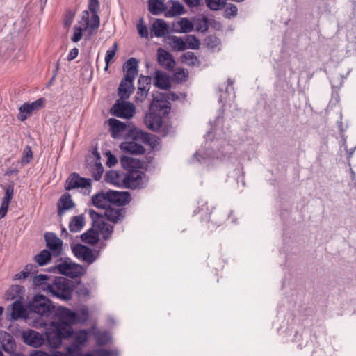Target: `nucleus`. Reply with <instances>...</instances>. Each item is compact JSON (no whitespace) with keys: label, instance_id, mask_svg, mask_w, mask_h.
Listing matches in <instances>:
<instances>
[{"label":"nucleus","instance_id":"nucleus-35","mask_svg":"<svg viewBox=\"0 0 356 356\" xmlns=\"http://www.w3.org/2000/svg\"><path fill=\"white\" fill-rule=\"evenodd\" d=\"M170 8L165 14L167 17H174L184 13V7L181 3L176 1H170Z\"/></svg>","mask_w":356,"mask_h":356},{"label":"nucleus","instance_id":"nucleus-63","mask_svg":"<svg viewBox=\"0 0 356 356\" xmlns=\"http://www.w3.org/2000/svg\"><path fill=\"white\" fill-rule=\"evenodd\" d=\"M33 356H49V354H47L45 352L43 351H36Z\"/></svg>","mask_w":356,"mask_h":356},{"label":"nucleus","instance_id":"nucleus-45","mask_svg":"<svg viewBox=\"0 0 356 356\" xmlns=\"http://www.w3.org/2000/svg\"><path fill=\"white\" fill-rule=\"evenodd\" d=\"M184 41L186 42L187 48L191 49H199L200 42L198 39H197L195 36L188 35L186 37Z\"/></svg>","mask_w":356,"mask_h":356},{"label":"nucleus","instance_id":"nucleus-2","mask_svg":"<svg viewBox=\"0 0 356 356\" xmlns=\"http://www.w3.org/2000/svg\"><path fill=\"white\" fill-rule=\"evenodd\" d=\"M125 72L124 77L118 88V95L121 99L129 97L134 90V80L138 74V60L135 58L127 60L123 65Z\"/></svg>","mask_w":356,"mask_h":356},{"label":"nucleus","instance_id":"nucleus-55","mask_svg":"<svg viewBox=\"0 0 356 356\" xmlns=\"http://www.w3.org/2000/svg\"><path fill=\"white\" fill-rule=\"evenodd\" d=\"M74 12L69 10L66 13L65 19H64V24L65 26H70L74 20Z\"/></svg>","mask_w":356,"mask_h":356},{"label":"nucleus","instance_id":"nucleus-22","mask_svg":"<svg viewBox=\"0 0 356 356\" xmlns=\"http://www.w3.org/2000/svg\"><path fill=\"white\" fill-rule=\"evenodd\" d=\"M215 157H216V159L221 158V156H219L218 155H216V156H215L213 154H211L210 152L199 149L193 155V156L191 159V162L192 163L198 162L202 164L210 165L211 163H213Z\"/></svg>","mask_w":356,"mask_h":356},{"label":"nucleus","instance_id":"nucleus-53","mask_svg":"<svg viewBox=\"0 0 356 356\" xmlns=\"http://www.w3.org/2000/svg\"><path fill=\"white\" fill-rule=\"evenodd\" d=\"M83 29L81 26H75L73 31V35L71 40L74 42H78L81 40L83 35Z\"/></svg>","mask_w":356,"mask_h":356},{"label":"nucleus","instance_id":"nucleus-33","mask_svg":"<svg viewBox=\"0 0 356 356\" xmlns=\"http://www.w3.org/2000/svg\"><path fill=\"white\" fill-rule=\"evenodd\" d=\"M25 309L22 303L16 300L12 305L11 313H10V319L11 320H17L19 318L24 317Z\"/></svg>","mask_w":356,"mask_h":356},{"label":"nucleus","instance_id":"nucleus-50","mask_svg":"<svg viewBox=\"0 0 356 356\" xmlns=\"http://www.w3.org/2000/svg\"><path fill=\"white\" fill-rule=\"evenodd\" d=\"M33 158V153L30 146L27 145L24 148L22 156V163L24 164H28Z\"/></svg>","mask_w":356,"mask_h":356},{"label":"nucleus","instance_id":"nucleus-51","mask_svg":"<svg viewBox=\"0 0 356 356\" xmlns=\"http://www.w3.org/2000/svg\"><path fill=\"white\" fill-rule=\"evenodd\" d=\"M81 347L77 344L72 343L66 348L67 356H79L80 354Z\"/></svg>","mask_w":356,"mask_h":356},{"label":"nucleus","instance_id":"nucleus-62","mask_svg":"<svg viewBox=\"0 0 356 356\" xmlns=\"http://www.w3.org/2000/svg\"><path fill=\"white\" fill-rule=\"evenodd\" d=\"M78 293L79 296H88L90 291L87 288L83 287L79 290Z\"/></svg>","mask_w":356,"mask_h":356},{"label":"nucleus","instance_id":"nucleus-24","mask_svg":"<svg viewBox=\"0 0 356 356\" xmlns=\"http://www.w3.org/2000/svg\"><path fill=\"white\" fill-rule=\"evenodd\" d=\"M108 124L111 127V134L113 138H118L127 129V125L117 119H109Z\"/></svg>","mask_w":356,"mask_h":356},{"label":"nucleus","instance_id":"nucleus-14","mask_svg":"<svg viewBox=\"0 0 356 356\" xmlns=\"http://www.w3.org/2000/svg\"><path fill=\"white\" fill-rule=\"evenodd\" d=\"M45 241L50 252L54 257H58L61 254L63 241L57 236L51 232L46 233L44 235Z\"/></svg>","mask_w":356,"mask_h":356},{"label":"nucleus","instance_id":"nucleus-44","mask_svg":"<svg viewBox=\"0 0 356 356\" xmlns=\"http://www.w3.org/2000/svg\"><path fill=\"white\" fill-rule=\"evenodd\" d=\"M227 0H206L207 6L213 10H221L225 5Z\"/></svg>","mask_w":356,"mask_h":356},{"label":"nucleus","instance_id":"nucleus-15","mask_svg":"<svg viewBox=\"0 0 356 356\" xmlns=\"http://www.w3.org/2000/svg\"><path fill=\"white\" fill-rule=\"evenodd\" d=\"M107 198L109 203H113L118 206H122L128 204L131 201L130 194L126 191H113L107 192Z\"/></svg>","mask_w":356,"mask_h":356},{"label":"nucleus","instance_id":"nucleus-12","mask_svg":"<svg viewBox=\"0 0 356 356\" xmlns=\"http://www.w3.org/2000/svg\"><path fill=\"white\" fill-rule=\"evenodd\" d=\"M72 250L76 258L88 264L93 263L97 257L93 250L81 244H76L72 248Z\"/></svg>","mask_w":356,"mask_h":356},{"label":"nucleus","instance_id":"nucleus-26","mask_svg":"<svg viewBox=\"0 0 356 356\" xmlns=\"http://www.w3.org/2000/svg\"><path fill=\"white\" fill-rule=\"evenodd\" d=\"M152 31L156 37H163L168 33V27L163 19H157L152 26Z\"/></svg>","mask_w":356,"mask_h":356},{"label":"nucleus","instance_id":"nucleus-29","mask_svg":"<svg viewBox=\"0 0 356 356\" xmlns=\"http://www.w3.org/2000/svg\"><path fill=\"white\" fill-rule=\"evenodd\" d=\"M94 154L96 157V161H95L94 165H91L90 172H91L95 180L99 181L101 179L102 175L103 174L104 168H103L102 163L99 161L100 156H99V153L95 152H94Z\"/></svg>","mask_w":356,"mask_h":356},{"label":"nucleus","instance_id":"nucleus-49","mask_svg":"<svg viewBox=\"0 0 356 356\" xmlns=\"http://www.w3.org/2000/svg\"><path fill=\"white\" fill-rule=\"evenodd\" d=\"M137 31L142 38L148 37V30L143 18H140L137 23Z\"/></svg>","mask_w":356,"mask_h":356},{"label":"nucleus","instance_id":"nucleus-18","mask_svg":"<svg viewBox=\"0 0 356 356\" xmlns=\"http://www.w3.org/2000/svg\"><path fill=\"white\" fill-rule=\"evenodd\" d=\"M126 174L122 171L109 170L105 175V181L115 186H125Z\"/></svg>","mask_w":356,"mask_h":356},{"label":"nucleus","instance_id":"nucleus-32","mask_svg":"<svg viewBox=\"0 0 356 356\" xmlns=\"http://www.w3.org/2000/svg\"><path fill=\"white\" fill-rule=\"evenodd\" d=\"M165 0H149V10L153 15H159L165 9Z\"/></svg>","mask_w":356,"mask_h":356},{"label":"nucleus","instance_id":"nucleus-37","mask_svg":"<svg viewBox=\"0 0 356 356\" xmlns=\"http://www.w3.org/2000/svg\"><path fill=\"white\" fill-rule=\"evenodd\" d=\"M120 163L123 168L128 170H131V169H136L139 168V161L129 157L127 156H123L120 159Z\"/></svg>","mask_w":356,"mask_h":356},{"label":"nucleus","instance_id":"nucleus-17","mask_svg":"<svg viewBox=\"0 0 356 356\" xmlns=\"http://www.w3.org/2000/svg\"><path fill=\"white\" fill-rule=\"evenodd\" d=\"M0 347L6 353H13L16 348L13 336L3 330H0Z\"/></svg>","mask_w":356,"mask_h":356},{"label":"nucleus","instance_id":"nucleus-7","mask_svg":"<svg viewBox=\"0 0 356 356\" xmlns=\"http://www.w3.org/2000/svg\"><path fill=\"white\" fill-rule=\"evenodd\" d=\"M147 183L145 174L138 168L131 169L126 173L125 187L129 188H140Z\"/></svg>","mask_w":356,"mask_h":356},{"label":"nucleus","instance_id":"nucleus-10","mask_svg":"<svg viewBox=\"0 0 356 356\" xmlns=\"http://www.w3.org/2000/svg\"><path fill=\"white\" fill-rule=\"evenodd\" d=\"M45 99L44 97H41L31 103H24L19 108V120L23 122L26 120L27 118L29 117L33 112L44 108L45 106Z\"/></svg>","mask_w":356,"mask_h":356},{"label":"nucleus","instance_id":"nucleus-3","mask_svg":"<svg viewBox=\"0 0 356 356\" xmlns=\"http://www.w3.org/2000/svg\"><path fill=\"white\" fill-rule=\"evenodd\" d=\"M46 294L52 298L67 301L72 299V286L71 282L64 277H53Z\"/></svg>","mask_w":356,"mask_h":356},{"label":"nucleus","instance_id":"nucleus-47","mask_svg":"<svg viewBox=\"0 0 356 356\" xmlns=\"http://www.w3.org/2000/svg\"><path fill=\"white\" fill-rule=\"evenodd\" d=\"M152 78L149 76H140L138 81V88H148L149 90Z\"/></svg>","mask_w":356,"mask_h":356},{"label":"nucleus","instance_id":"nucleus-42","mask_svg":"<svg viewBox=\"0 0 356 356\" xmlns=\"http://www.w3.org/2000/svg\"><path fill=\"white\" fill-rule=\"evenodd\" d=\"M96 343L98 345H104L111 340V334L108 332H97L95 334Z\"/></svg>","mask_w":356,"mask_h":356},{"label":"nucleus","instance_id":"nucleus-64","mask_svg":"<svg viewBox=\"0 0 356 356\" xmlns=\"http://www.w3.org/2000/svg\"><path fill=\"white\" fill-rule=\"evenodd\" d=\"M10 356H26L24 354L21 353H16L15 350H14L13 353H8Z\"/></svg>","mask_w":356,"mask_h":356},{"label":"nucleus","instance_id":"nucleus-11","mask_svg":"<svg viewBox=\"0 0 356 356\" xmlns=\"http://www.w3.org/2000/svg\"><path fill=\"white\" fill-rule=\"evenodd\" d=\"M56 268L59 273L71 278L81 276L84 273V268L81 265L70 261H65L58 264Z\"/></svg>","mask_w":356,"mask_h":356},{"label":"nucleus","instance_id":"nucleus-34","mask_svg":"<svg viewBox=\"0 0 356 356\" xmlns=\"http://www.w3.org/2000/svg\"><path fill=\"white\" fill-rule=\"evenodd\" d=\"M99 237L98 232L92 226L91 229L81 235V240L86 243L93 245L97 243Z\"/></svg>","mask_w":356,"mask_h":356},{"label":"nucleus","instance_id":"nucleus-8","mask_svg":"<svg viewBox=\"0 0 356 356\" xmlns=\"http://www.w3.org/2000/svg\"><path fill=\"white\" fill-rule=\"evenodd\" d=\"M91 179L81 177L78 173H72L67 179L65 184V189L71 191L75 188H82L90 192Z\"/></svg>","mask_w":356,"mask_h":356},{"label":"nucleus","instance_id":"nucleus-46","mask_svg":"<svg viewBox=\"0 0 356 356\" xmlns=\"http://www.w3.org/2000/svg\"><path fill=\"white\" fill-rule=\"evenodd\" d=\"M14 194V186L13 184H10L6 186V191H5V195L2 199L1 202L8 204H10V202L11 199L13 198Z\"/></svg>","mask_w":356,"mask_h":356},{"label":"nucleus","instance_id":"nucleus-28","mask_svg":"<svg viewBox=\"0 0 356 356\" xmlns=\"http://www.w3.org/2000/svg\"><path fill=\"white\" fill-rule=\"evenodd\" d=\"M104 215L109 221L117 222L123 218L122 210L108 207L105 209Z\"/></svg>","mask_w":356,"mask_h":356},{"label":"nucleus","instance_id":"nucleus-61","mask_svg":"<svg viewBox=\"0 0 356 356\" xmlns=\"http://www.w3.org/2000/svg\"><path fill=\"white\" fill-rule=\"evenodd\" d=\"M220 136V133L218 132L217 128H211L206 134V140L210 138L211 136Z\"/></svg>","mask_w":356,"mask_h":356},{"label":"nucleus","instance_id":"nucleus-58","mask_svg":"<svg viewBox=\"0 0 356 356\" xmlns=\"http://www.w3.org/2000/svg\"><path fill=\"white\" fill-rule=\"evenodd\" d=\"M78 54H79V50L77 48L75 47V48L72 49L67 55V60L69 61L74 60V58H76L77 57Z\"/></svg>","mask_w":356,"mask_h":356},{"label":"nucleus","instance_id":"nucleus-5","mask_svg":"<svg viewBox=\"0 0 356 356\" xmlns=\"http://www.w3.org/2000/svg\"><path fill=\"white\" fill-rule=\"evenodd\" d=\"M30 307L31 311L40 316H49L54 309L55 306L45 296L36 294L34 296Z\"/></svg>","mask_w":356,"mask_h":356},{"label":"nucleus","instance_id":"nucleus-54","mask_svg":"<svg viewBox=\"0 0 356 356\" xmlns=\"http://www.w3.org/2000/svg\"><path fill=\"white\" fill-rule=\"evenodd\" d=\"M148 92V88H138V90L136 94V101L143 102V100L146 98Z\"/></svg>","mask_w":356,"mask_h":356},{"label":"nucleus","instance_id":"nucleus-59","mask_svg":"<svg viewBox=\"0 0 356 356\" xmlns=\"http://www.w3.org/2000/svg\"><path fill=\"white\" fill-rule=\"evenodd\" d=\"M9 205L2 203L0 207V219L3 218L7 213Z\"/></svg>","mask_w":356,"mask_h":356},{"label":"nucleus","instance_id":"nucleus-38","mask_svg":"<svg viewBox=\"0 0 356 356\" xmlns=\"http://www.w3.org/2000/svg\"><path fill=\"white\" fill-rule=\"evenodd\" d=\"M89 332L86 330H81L74 334V343L77 344L80 347L84 346L88 341Z\"/></svg>","mask_w":356,"mask_h":356},{"label":"nucleus","instance_id":"nucleus-39","mask_svg":"<svg viewBox=\"0 0 356 356\" xmlns=\"http://www.w3.org/2000/svg\"><path fill=\"white\" fill-rule=\"evenodd\" d=\"M51 254L49 250H43L35 256L34 259L39 266H42L50 261Z\"/></svg>","mask_w":356,"mask_h":356},{"label":"nucleus","instance_id":"nucleus-31","mask_svg":"<svg viewBox=\"0 0 356 356\" xmlns=\"http://www.w3.org/2000/svg\"><path fill=\"white\" fill-rule=\"evenodd\" d=\"M107 192L106 193H99L94 195L92 197V204L100 209H106L108 207L109 201L107 198Z\"/></svg>","mask_w":356,"mask_h":356},{"label":"nucleus","instance_id":"nucleus-40","mask_svg":"<svg viewBox=\"0 0 356 356\" xmlns=\"http://www.w3.org/2000/svg\"><path fill=\"white\" fill-rule=\"evenodd\" d=\"M35 266L33 264H27L25 266L24 270L17 273L14 276V280H22L28 277L30 275L33 274L35 271Z\"/></svg>","mask_w":356,"mask_h":356},{"label":"nucleus","instance_id":"nucleus-36","mask_svg":"<svg viewBox=\"0 0 356 356\" xmlns=\"http://www.w3.org/2000/svg\"><path fill=\"white\" fill-rule=\"evenodd\" d=\"M174 26L176 31L180 33H188L193 29L192 22L187 18H181Z\"/></svg>","mask_w":356,"mask_h":356},{"label":"nucleus","instance_id":"nucleus-1","mask_svg":"<svg viewBox=\"0 0 356 356\" xmlns=\"http://www.w3.org/2000/svg\"><path fill=\"white\" fill-rule=\"evenodd\" d=\"M55 316L58 321L45 323V336L49 347L58 348L60 346L63 339L70 337L73 334L72 324L78 322L76 312L65 307H58L55 310Z\"/></svg>","mask_w":356,"mask_h":356},{"label":"nucleus","instance_id":"nucleus-4","mask_svg":"<svg viewBox=\"0 0 356 356\" xmlns=\"http://www.w3.org/2000/svg\"><path fill=\"white\" fill-rule=\"evenodd\" d=\"M99 8V3L98 0L88 1V10L92 13V15L89 17L88 11L84 10L82 13L81 21L79 23H84V31L89 36L95 34L99 26L100 19L97 15V10Z\"/></svg>","mask_w":356,"mask_h":356},{"label":"nucleus","instance_id":"nucleus-9","mask_svg":"<svg viewBox=\"0 0 356 356\" xmlns=\"http://www.w3.org/2000/svg\"><path fill=\"white\" fill-rule=\"evenodd\" d=\"M135 111L136 107L134 104L123 100H118L111 108L113 115L127 119L132 118Z\"/></svg>","mask_w":356,"mask_h":356},{"label":"nucleus","instance_id":"nucleus-57","mask_svg":"<svg viewBox=\"0 0 356 356\" xmlns=\"http://www.w3.org/2000/svg\"><path fill=\"white\" fill-rule=\"evenodd\" d=\"M94 356H112L113 353L111 350L104 349H98L94 352Z\"/></svg>","mask_w":356,"mask_h":356},{"label":"nucleus","instance_id":"nucleus-6","mask_svg":"<svg viewBox=\"0 0 356 356\" xmlns=\"http://www.w3.org/2000/svg\"><path fill=\"white\" fill-rule=\"evenodd\" d=\"M88 214L93 222V227L98 232L99 236L102 235L105 240L109 238L113 233V226L105 222V218L102 214L97 213L93 209H89Z\"/></svg>","mask_w":356,"mask_h":356},{"label":"nucleus","instance_id":"nucleus-25","mask_svg":"<svg viewBox=\"0 0 356 356\" xmlns=\"http://www.w3.org/2000/svg\"><path fill=\"white\" fill-rule=\"evenodd\" d=\"M144 122L146 126L152 131L159 130L161 126V118L152 113L145 115Z\"/></svg>","mask_w":356,"mask_h":356},{"label":"nucleus","instance_id":"nucleus-60","mask_svg":"<svg viewBox=\"0 0 356 356\" xmlns=\"http://www.w3.org/2000/svg\"><path fill=\"white\" fill-rule=\"evenodd\" d=\"M187 6L190 8L196 7L200 4V0H184Z\"/></svg>","mask_w":356,"mask_h":356},{"label":"nucleus","instance_id":"nucleus-52","mask_svg":"<svg viewBox=\"0 0 356 356\" xmlns=\"http://www.w3.org/2000/svg\"><path fill=\"white\" fill-rule=\"evenodd\" d=\"M237 7L234 4H229L225 10V15L227 18L235 17L237 15Z\"/></svg>","mask_w":356,"mask_h":356},{"label":"nucleus","instance_id":"nucleus-13","mask_svg":"<svg viewBox=\"0 0 356 356\" xmlns=\"http://www.w3.org/2000/svg\"><path fill=\"white\" fill-rule=\"evenodd\" d=\"M22 338L26 345L33 348L41 347L45 341L42 334L31 329L23 331Z\"/></svg>","mask_w":356,"mask_h":356},{"label":"nucleus","instance_id":"nucleus-56","mask_svg":"<svg viewBox=\"0 0 356 356\" xmlns=\"http://www.w3.org/2000/svg\"><path fill=\"white\" fill-rule=\"evenodd\" d=\"M106 156L107 157L106 165L108 167H112L117 163L118 160L116 157L110 151L106 152Z\"/></svg>","mask_w":356,"mask_h":356},{"label":"nucleus","instance_id":"nucleus-19","mask_svg":"<svg viewBox=\"0 0 356 356\" xmlns=\"http://www.w3.org/2000/svg\"><path fill=\"white\" fill-rule=\"evenodd\" d=\"M158 62L159 63L168 70H172L175 65V62L172 55L167 51L159 48L158 49Z\"/></svg>","mask_w":356,"mask_h":356},{"label":"nucleus","instance_id":"nucleus-27","mask_svg":"<svg viewBox=\"0 0 356 356\" xmlns=\"http://www.w3.org/2000/svg\"><path fill=\"white\" fill-rule=\"evenodd\" d=\"M166 41L175 51H184L187 48L186 42L181 37L171 35L166 39Z\"/></svg>","mask_w":356,"mask_h":356},{"label":"nucleus","instance_id":"nucleus-43","mask_svg":"<svg viewBox=\"0 0 356 356\" xmlns=\"http://www.w3.org/2000/svg\"><path fill=\"white\" fill-rule=\"evenodd\" d=\"M117 49H118V44L116 42H115L113 44V45L106 51V55H105V63H106V66L104 68L105 70H108L110 63L112 61V60L115 57Z\"/></svg>","mask_w":356,"mask_h":356},{"label":"nucleus","instance_id":"nucleus-41","mask_svg":"<svg viewBox=\"0 0 356 356\" xmlns=\"http://www.w3.org/2000/svg\"><path fill=\"white\" fill-rule=\"evenodd\" d=\"M181 60L185 64L191 66L197 65L199 63L197 57L194 54V53L191 51L184 54L181 56Z\"/></svg>","mask_w":356,"mask_h":356},{"label":"nucleus","instance_id":"nucleus-16","mask_svg":"<svg viewBox=\"0 0 356 356\" xmlns=\"http://www.w3.org/2000/svg\"><path fill=\"white\" fill-rule=\"evenodd\" d=\"M120 149L124 152L131 154H143L145 152L143 146L136 142V138L134 137L130 141H124L120 145Z\"/></svg>","mask_w":356,"mask_h":356},{"label":"nucleus","instance_id":"nucleus-30","mask_svg":"<svg viewBox=\"0 0 356 356\" xmlns=\"http://www.w3.org/2000/svg\"><path fill=\"white\" fill-rule=\"evenodd\" d=\"M85 218L83 215H79L72 218L69 223V229L72 232H79L83 227Z\"/></svg>","mask_w":356,"mask_h":356},{"label":"nucleus","instance_id":"nucleus-48","mask_svg":"<svg viewBox=\"0 0 356 356\" xmlns=\"http://www.w3.org/2000/svg\"><path fill=\"white\" fill-rule=\"evenodd\" d=\"M76 314H78V321L86 322L89 317L88 307L83 305L78 309Z\"/></svg>","mask_w":356,"mask_h":356},{"label":"nucleus","instance_id":"nucleus-23","mask_svg":"<svg viewBox=\"0 0 356 356\" xmlns=\"http://www.w3.org/2000/svg\"><path fill=\"white\" fill-rule=\"evenodd\" d=\"M154 85L163 90H167L170 88V82L169 76L162 71L156 70L154 74Z\"/></svg>","mask_w":356,"mask_h":356},{"label":"nucleus","instance_id":"nucleus-20","mask_svg":"<svg viewBox=\"0 0 356 356\" xmlns=\"http://www.w3.org/2000/svg\"><path fill=\"white\" fill-rule=\"evenodd\" d=\"M57 206L58 214L59 216H62L66 211L74 208L75 204L72 200L71 195L67 193H65L58 200Z\"/></svg>","mask_w":356,"mask_h":356},{"label":"nucleus","instance_id":"nucleus-21","mask_svg":"<svg viewBox=\"0 0 356 356\" xmlns=\"http://www.w3.org/2000/svg\"><path fill=\"white\" fill-rule=\"evenodd\" d=\"M52 278V277L48 275H37L33 278V284L36 289L46 293Z\"/></svg>","mask_w":356,"mask_h":356}]
</instances>
